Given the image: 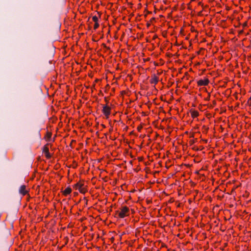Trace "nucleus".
Masks as SVG:
<instances>
[{"mask_svg": "<svg viewBox=\"0 0 251 251\" xmlns=\"http://www.w3.org/2000/svg\"><path fill=\"white\" fill-rule=\"evenodd\" d=\"M130 215L129 208L127 206H121L119 209L115 211V216L120 219H123Z\"/></svg>", "mask_w": 251, "mask_h": 251, "instance_id": "1", "label": "nucleus"}, {"mask_svg": "<svg viewBox=\"0 0 251 251\" xmlns=\"http://www.w3.org/2000/svg\"><path fill=\"white\" fill-rule=\"evenodd\" d=\"M202 129L205 131H207L208 129V127H207L206 126H203L202 127Z\"/></svg>", "mask_w": 251, "mask_h": 251, "instance_id": "14", "label": "nucleus"}, {"mask_svg": "<svg viewBox=\"0 0 251 251\" xmlns=\"http://www.w3.org/2000/svg\"><path fill=\"white\" fill-rule=\"evenodd\" d=\"M92 20L94 23L99 22V18L96 16H94L92 17Z\"/></svg>", "mask_w": 251, "mask_h": 251, "instance_id": "11", "label": "nucleus"}, {"mask_svg": "<svg viewBox=\"0 0 251 251\" xmlns=\"http://www.w3.org/2000/svg\"><path fill=\"white\" fill-rule=\"evenodd\" d=\"M209 83V80L207 78H204L203 79H200L197 81L198 86H207Z\"/></svg>", "mask_w": 251, "mask_h": 251, "instance_id": "5", "label": "nucleus"}, {"mask_svg": "<svg viewBox=\"0 0 251 251\" xmlns=\"http://www.w3.org/2000/svg\"><path fill=\"white\" fill-rule=\"evenodd\" d=\"M49 144H46L42 148V152L45 154V157L49 159L51 158L52 155L49 151Z\"/></svg>", "mask_w": 251, "mask_h": 251, "instance_id": "4", "label": "nucleus"}, {"mask_svg": "<svg viewBox=\"0 0 251 251\" xmlns=\"http://www.w3.org/2000/svg\"><path fill=\"white\" fill-rule=\"evenodd\" d=\"M190 113L192 118L193 119L197 117L199 115V112L197 110H191Z\"/></svg>", "mask_w": 251, "mask_h": 251, "instance_id": "10", "label": "nucleus"}, {"mask_svg": "<svg viewBox=\"0 0 251 251\" xmlns=\"http://www.w3.org/2000/svg\"><path fill=\"white\" fill-rule=\"evenodd\" d=\"M111 108L107 104L103 105L102 112L106 119H108L111 114Z\"/></svg>", "mask_w": 251, "mask_h": 251, "instance_id": "3", "label": "nucleus"}, {"mask_svg": "<svg viewBox=\"0 0 251 251\" xmlns=\"http://www.w3.org/2000/svg\"><path fill=\"white\" fill-rule=\"evenodd\" d=\"M29 190L26 189V187L25 185H23L21 186L19 188V193L23 196H25L26 194H28Z\"/></svg>", "mask_w": 251, "mask_h": 251, "instance_id": "7", "label": "nucleus"}, {"mask_svg": "<svg viewBox=\"0 0 251 251\" xmlns=\"http://www.w3.org/2000/svg\"><path fill=\"white\" fill-rule=\"evenodd\" d=\"M51 136H52L51 132L50 131H47L46 132V133L44 138L46 141L49 142L50 140Z\"/></svg>", "mask_w": 251, "mask_h": 251, "instance_id": "9", "label": "nucleus"}, {"mask_svg": "<svg viewBox=\"0 0 251 251\" xmlns=\"http://www.w3.org/2000/svg\"><path fill=\"white\" fill-rule=\"evenodd\" d=\"M210 98V95L209 94H208V96L205 99L206 100H209Z\"/></svg>", "mask_w": 251, "mask_h": 251, "instance_id": "16", "label": "nucleus"}, {"mask_svg": "<svg viewBox=\"0 0 251 251\" xmlns=\"http://www.w3.org/2000/svg\"><path fill=\"white\" fill-rule=\"evenodd\" d=\"M248 104L250 106H251V96L250 97V98L248 99L247 101Z\"/></svg>", "mask_w": 251, "mask_h": 251, "instance_id": "13", "label": "nucleus"}, {"mask_svg": "<svg viewBox=\"0 0 251 251\" xmlns=\"http://www.w3.org/2000/svg\"><path fill=\"white\" fill-rule=\"evenodd\" d=\"M104 100L106 101V104H107V103H108V100H107V98L105 97L104 98Z\"/></svg>", "mask_w": 251, "mask_h": 251, "instance_id": "17", "label": "nucleus"}, {"mask_svg": "<svg viewBox=\"0 0 251 251\" xmlns=\"http://www.w3.org/2000/svg\"><path fill=\"white\" fill-rule=\"evenodd\" d=\"M142 128H143L142 126L140 125V126H139L137 127V130H138V131H140L142 130Z\"/></svg>", "mask_w": 251, "mask_h": 251, "instance_id": "15", "label": "nucleus"}, {"mask_svg": "<svg viewBox=\"0 0 251 251\" xmlns=\"http://www.w3.org/2000/svg\"><path fill=\"white\" fill-rule=\"evenodd\" d=\"M74 189L78 190L80 193L85 194L88 191L87 186L84 184V181L80 180L73 186Z\"/></svg>", "mask_w": 251, "mask_h": 251, "instance_id": "2", "label": "nucleus"}, {"mask_svg": "<svg viewBox=\"0 0 251 251\" xmlns=\"http://www.w3.org/2000/svg\"><path fill=\"white\" fill-rule=\"evenodd\" d=\"M54 140H55V137H54V138H53V139L52 142H54Z\"/></svg>", "mask_w": 251, "mask_h": 251, "instance_id": "19", "label": "nucleus"}, {"mask_svg": "<svg viewBox=\"0 0 251 251\" xmlns=\"http://www.w3.org/2000/svg\"><path fill=\"white\" fill-rule=\"evenodd\" d=\"M99 22L95 23V24L94 25V29L95 30L97 29L99 27Z\"/></svg>", "mask_w": 251, "mask_h": 251, "instance_id": "12", "label": "nucleus"}, {"mask_svg": "<svg viewBox=\"0 0 251 251\" xmlns=\"http://www.w3.org/2000/svg\"><path fill=\"white\" fill-rule=\"evenodd\" d=\"M72 191V190L70 187H67L64 191L62 192V193L64 196L66 197L71 193Z\"/></svg>", "mask_w": 251, "mask_h": 251, "instance_id": "8", "label": "nucleus"}, {"mask_svg": "<svg viewBox=\"0 0 251 251\" xmlns=\"http://www.w3.org/2000/svg\"><path fill=\"white\" fill-rule=\"evenodd\" d=\"M159 81V77L155 74L151 75V78L150 80V82L151 84L155 86Z\"/></svg>", "mask_w": 251, "mask_h": 251, "instance_id": "6", "label": "nucleus"}, {"mask_svg": "<svg viewBox=\"0 0 251 251\" xmlns=\"http://www.w3.org/2000/svg\"><path fill=\"white\" fill-rule=\"evenodd\" d=\"M98 81V79H97L95 80L96 82H97Z\"/></svg>", "mask_w": 251, "mask_h": 251, "instance_id": "20", "label": "nucleus"}, {"mask_svg": "<svg viewBox=\"0 0 251 251\" xmlns=\"http://www.w3.org/2000/svg\"><path fill=\"white\" fill-rule=\"evenodd\" d=\"M167 251H174V250H172L171 249H168L167 250Z\"/></svg>", "mask_w": 251, "mask_h": 251, "instance_id": "18", "label": "nucleus"}]
</instances>
